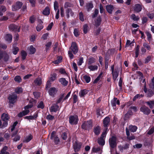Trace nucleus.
Segmentation results:
<instances>
[{"mask_svg":"<svg viewBox=\"0 0 154 154\" xmlns=\"http://www.w3.org/2000/svg\"><path fill=\"white\" fill-rule=\"evenodd\" d=\"M154 132V128H150L148 131L147 134L149 135H151Z\"/></svg>","mask_w":154,"mask_h":154,"instance_id":"nucleus-64","label":"nucleus"},{"mask_svg":"<svg viewBox=\"0 0 154 154\" xmlns=\"http://www.w3.org/2000/svg\"><path fill=\"white\" fill-rule=\"evenodd\" d=\"M32 138V135L29 134L24 138L23 141L25 142L28 143L31 140Z\"/></svg>","mask_w":154,"mask_h":154,"instance_id":"nucleus-27","label":"nucleus"},{"mask_svg":"<svg viewBox=\"0 0 154 154\" xmlns=\"http://www.w3.org/2000/svg\"><path fill=\"white\" fill-rule=\"evenodd\" d=\"M59 72L62 74H63L64 75H67V73H66L65 70L62 68H60L59 69Z\"/></svg>","mask_w":154,"mask_h":154,"instance_id":"nucleus-45","label":"nucleus"},{"mask_svg":"<svg viewBox=\"0 0 154 154\" xmlns=\"http://www.w3.org/2000/svg\"><path fill=\"white\" fill-rule=\"evenodd\" d=\"M83 78L87 83H89L91 80V78L88 75H85L83 77Z\"/></svg>","mask_w":154,"mask_h":154,"instance_id":"nucleus-43","label":"nucleus"},{"mask_svg":"<svg viewBox=\"0 0 154 154\" xmlns=\"http://www.w3.org/2000/svg\"><path fill=\"white\" fill-rule=\"evenodd\" d=\"M21 54L22 59L23 60L25 59L27 55L26 52L25 51H22L21 52Z\"/></svg>","mask_w":154,"mask_h":154,"instance_id":"nucleus-48","label":"nucleus"},{"mask_svg":"<svg viewBox=\"0 0 154 154\" xmlns=\"http://www.w3.org/2000/svg\"><path fill=\"white\" fill-rule=\"evenodd\" d=\"M107 129V128H106V130L104 131L103 132L100 137L98 139V143L100 145L103 146L105 144L104 139L107 133L106 131Z\"/></svg>","mask_w":154,"mask_h":154,"instance_id":"nucleus-2","label":"nucleus"},{"mask_svg":"<svg viewBox=\"0 0 154 154\" xmlns=\"http://www.w3.org/2000/svg\"><path fill=\"white\" fill-rule=\"evenodd\" d=\"M110 121V119L109 117H106L103 120V126L104 127H107Z\"/></svg>","mask_w":154,"mask_h":154,"instance_id":"nucleus-23","label":"nucleus"},{"mask_svg":"<svg viewBox=\"0 0 154 154\" xmlns=\"http://www.w3.org/2000/svg\"><path fill=\"white\" fill-rule=\"evenodd\" d=\"M56 134V132L55 131H53L52 132L51 137V139L52 140H54V141L56 144H57L59 141V140L58 137H55V135Z\"/></svg>","mask_w":154,"mask_h":154,"instance_id":"nucleus-17","label":"nucleus"},{"mask_svg":"<svg viewBox=\"0 0 154 154\" xmlns=\"http://www.w3.org/2000/svg\"><path fill=\"white\" fill-rule=\"evenodd\" d=\"M82 144L80 143H77L75 142L74 143L73 146L74 151L75 152H78L79 150L81 148Z\"/></svg>","mask_w":154,"mask_h":154,"instance_id":"nucleus-14","label":"nucleus"},{"mask_svg":"<svg viewBox=\"0 0 154 154\" xmlns=\"http://www.w3.org/2000/svg\"><path fill=\"white\" fill-rule=\"evenodd\" d=\"M15 91L16 93L19 94L22 92L23 89L21 87L17 88L15 89Z\"/></svg>","mask_w":154,"mask_h":154,"instance_id":"nucleus-46","label":"nucleus"},{"mask_svg":"<svg viewBox=\"0 0 154 154\" xmlns=\"http://www.w3.org/2000/svg\"><path fill=\"white\" fill-rule=\"evenodd\" d=\"M88 92V91L87 90L85 89L82 90L79 92V95L80 97H83L87 94Z\"/></svg>","mask_w":154,"mask_h":154,"instance_id":"nucleus-28","label":"nucleus"},{"mask_svg":"<svg viewBox=\"0 0 154 154\" xmlns=\"http://www.w3.org/2000/svg\"><path fill=\"white\" fill-rule=\"evenodd\" d=\"M37 107L38 108L43 109L44 107V105L43 102L41 101L38 105Z\"/></svg>","mask_w":154,"mask_h":154,"instance_id":"nucleus-62","label":"nucleus"},{"mask_svg":"<svg viewBox=\"0 0 154 154\" xmlns=\"http://www.w3.org/2000/svg\"><path fill=\"white\" fill-rule=\"evenodd\" d=\"M57 78V74L55 73L51 74L50 77L49 78L46 85V88L49 87L50 85L51 82H53L56 80Z\"/></svg>","mask_w":154,"mask_h":154,"instance_id":"nucleus-7","label":"nucleus"},{"mask_svg":"<svg viewBox=\"0 0 154 154\" xmlns=\"http://www.w3.org/2000/svg\"><path fill=\"white\" fill-rule=\"evenodd\" d=\"M129 130L132 132H134L137 131V127L135 126L130 125L129 127Z\"/></svg>","mask_w":154,"mask_h":154,"instance_id":"nucleus-33","label":"nucleus"},{"mask_svg":"<svg viewBox=\"0 0 154 154\" xmlns=\"http://www.w3.org/2000/svg\"><path fill=\"white\" fill-rule=\"evenodd\" d=\"M2 58H3L5 61L6 62L8 61L9 58V56L6 52H4L2 53Z\"/></svg>","mask_w":154,"mask_h":154,"instance_id":"nucleus-21","label":"nucleus"},{"mask_svg":"<svg viewBox=\"0 0 154 154\" xmlns=\"http://www.w3.org/2000/svg\"><path fill=\"white\" fill-rule=\"evenodd\" d=\"M59 107L57 105H54L52 106L50 109V111L51 112H56L58 109Z\"/></svg>","mask_w":154,"mask_h":154,"instance_id":"nucleus-24","label":"nucleus"},{"mask_svg":"<svg viewBox=\"0 0 154 154\" xmlns=\"http://www.w3.org/2000/svg\"><path fill=\"white\" fill-rule=\"evenodd\" d=\"M95 59L94 58L92 57L90 58L88 60V64H91L95 62Z\"/></svg>","mask_w":154,"mask_h":154,"instance_id":"nucleus-58","label":"nucleus"},{"mask_svg":"<svg viewBox=\"0 0 154 154\" xmlns=\"http://www.w3.org/2000/svg\"><path fill=\"white\" fill-rule=\"evenodd\" d=\"M101 149V148L100 147H94L92 148V152H97L100 151Z\"/></svg>","mask_w":154,"mask_h":154,"instance_id":"nucleus-53","label":"nucleus"},{"mask_svg":"<svg viewBox=\"0 0 154 154\" xmlns=\"http://www.w3.org/2000/svg\"><path fill=\"white\" fill-rule=\"evenodd\" d=\"M116 138L114 136H112L109 138V143L111 148H113L116 146Z\"/></svg>","mask_w":154,"mask_h":154,"instance_id":"nucleus-3","label":"nucleus"},{"mask_svg":"<svg viewBox=\"0 0 154 154\" xmlns=\"http://www.w3.org/2000/svg\"><path fill=\"white\" fill-rule=\"evenodd\" d=\"M142 10V7L139 4L135 5L134 7V10L137 12L140 11Z\"/></svg>","mask_w":154,"mask_h":154,"instance_id":"nucleus-26","label":"nucleus"},{"mask_svg":"<svg viewBox=\"0 0 154 154\" xmlns=\"http://www.w3.org/2000/svg\"><path fill=\"white\" fill-rule=\"evenodd\" d=\"M93 7V4L91 3H89L86 5L87 10L89 11Z\"/></svg>","mask_w":154,"mask_h":154,"instance_id":"nucleus-41","label":"nucleus"},{"mask_svg":"<svg viewBox=\"0 0 154 154\" xmlns=\"http://www.w3.org/2000/svg\"><path fill=\"white\" fill-rule=\"evenodd\" d=\"M57 91V88L55 87H52L49 89L48 93L51 96H54L56 94Z\"/></svg>","mask_w":154,"mask_h":154,"instance_id":"nucleus-13","label":"nucleus"},{"mask_svg":"<svg viewBox=\"0 0 154 154\" xmlns=\"http://www.w3.org/2000/svg\"><path fill=\"white\" fill-rule=\"evenodd\" d=\"M88 26L87 24L85 25L83 27V30L85 33H86L88 31Z\"/></svg>","mask_w":154,"mask_h":154,"instance_id":"nucleus-60","label":"nucleus"},{"mask_svg":"<svg viewBox=\"0 0 154 154\" xmlns=\"http://www.w3.org/2000/svg\"><path fill=\"white\" fill-rule=\"evenodd\" d=\"M100 127L99 126H97L94 128V132L96 135H98L100 133Z\"/></svg>","mask_w":154,"mask_h":154,"instance_id":"nucleus-25","label":"nucleus"},{"mask_svg":"<svg viewBox=\"0 0 154 154\" xmlns=\"http://www.w3.org/2000/svg\"><path fill=\"white\" fill-rule=\"evenodd\" d=\"M23 5L22 2H17L16 4L12 6V10L13 11H17Z\"/></svg>","mask_w":154,"mask_h":154,"instance_id":"nucleus-9","label":"nucleus"},{"mask_svg":"<svg viewBox=\"0 0 154 154\" xmlns=\"http://www.w3.org/2000/svg\"><path fill=\"white\" fill-rule=\"evenodd\" d=\"M131 18L134 20L137 21L139 19V17L138 16H136L134 14H132L131 15Z\"/></svg>","mask_w":154,"mask_h":154,"instance_id":"nucleus-55","label":"nucleus"},{"mask_svg":"<svg viewBox=\"0 0 154 154\" xmlns=\"http://www.w3.org/2000/svg\"><path fill=\"white\" fill-rule=\"evenodd\" d=\"M73 6L72 4L69 2H66L65 3L64 7L65 8H67L68 7H71Z\"/></svg>","mask_w":154,"mask_h":154,"instance_id":"nucleus-44","label":"nucleus"},{"mask_svg":"<svg viewBox=\"0 0 154 154\" xmlns=\"http://www.w3.org/2000/svg\"><path fill=\"white\" fill-rule=\"evenodd\" d=\"M74 54H75L78 51V48L75 42H72L70 48Z\"/></svg>","mask_w":154,"mask_h":154,"instance_id":"nucleus-11","label":"nucleus"},{"mask_svg":"<svg viewBox=\"0 0 154 154\" xmlns=\"http://www.w3.org/2000/svg\"><path fill=\"white\" fill-rule=\"evenodd\" d=\"M14 138L13 139V140L14 141H17L19 140L20 138V136L17 135H16L14 137Z\"/></svg>","mask_w":154,"mask_h":154,"instance_id":"nucleus-63","label":"nucleus"},{"mask_svg":"<svg viewBox=\"0 0 154 154\" xmlns=\"http://www.w3.org/2000/svg\"><path fill=\"white\" fill-rule=\"evenodd\" d=\"M78 121V116L76 115L71 116L69 117V122L71 125H76Z\"/></svg>","mask_w":154,"mask_h":154,"instance_id":"nucleus-5","label":"nucleus"},{"mask_svg":"<svg viewBox=\"0 0 154 154\" xmlns=\"http://www.w3.org/2000/svg\"><path fill=\"white\" fill-rule=\"evenodd\" d=\"M43 14L45 15H48L50 14V9L48 7H46L43 11Z\"/></svg>","mask_w":154,"mask_h":154,"instance_id":"nucleus-32","label":"nucleus"},{"mask_svg":"<svg viewBox=\"0 0 154 154\" xmlns=\"http://www.w3.org/2000/svg\"><path fill=\"white\" fill-rule=\"evenodd\" d=\"M101 17H98L95 21V26L96 27L99 26L101 23Z\"/></svg>","mask_w":154,"mask_h":154,"instance_id":"nucleus-29","label":"nucleus"},{"mask_svg":"<svg viewBox=\"0 0 154 154\" xmlns=\"http://www.w3.org/2000/svg\"><path fill=\"white\" fill-rule=\"evenodd\" d=\"M9 119L8 115L7 114L3 113L2 116V119L3 121H8Z\"/></svg>","mask_w":154,"mask_h":154,"instance_id":"nucleus-31","label":"nucleus"},{"mask_svg":"<svg viewBox=\"0 0 154 154\" xmlns=\"http://www.w3.org/2000/svg\"><path fill=\"white\" fill-rule=\"evenodd\" d=\"M54 10L55 11H57L58 10H59L58 9V2L56 1H55L54 3Z\"/></svg>","mask_w":154,"mask_h":154,"instance_id":"nucleus-50","label":"nucleus"},{"mask_svg":"<svg viewBox=\"0 0 154 154\" xmlns=\"http://www.w3.org/2000/svg\"><path fill=\"white\" fill-rule=\"evenodd\" d=\"M69 14L71 16H73L74 15V13L72 11L71 9L67 8L66 10V16L67 18L69 17Z\"/></svg>","mask_w":154,"mask_h":154,"instance_id":"nucleus-19","label":"nucleus"},{"mask_svg":"<svg viewBox=\"0 0 154 154\" xmlns=\"http://www.w3.org/2000/svg\"><path fill=\"white\" fill-rule=\"evenodd\" d=\"M139 47L138 45L135 48V57H137L138 56L139 53Z\"/></svg>","mask_w":154,"mask_h":154,"instance_id":"nucleus-54","label":"nucleus"},{"mask_svg":"<svg viewBox=\"0 0 154 154\" xmlns=\"http://www.w3.org/2000/svg\"><path fill=\"white\" fill-rule=\"evenodd\" d=\"M9 29L12 31L17 32L20 31V27L14 24H10L9 26Z\"/></svg>","mask_w":154,"mask_h":154,"instance_id":"nucleus-12","label":"nucleus"},{"mask_svg":"<svg viewBox=\"0 0 154 154\" xmlns=\"http://www.w3.org/2000/svg\"><path fill=\"white\" fill-rule=\"evenodd\" d=\"M62 58L60 56L57 58L56 60L54 61L53 62L55 64H58L62 62Z\"/></svg>","mask_w":154,"mask_h":154,"instance_id":"nucleus-34","label":"nucleus"},{"mask_svg":"<svg viewBox=\"0 0 154 154\" xmlns=\"http://www.w3.org/2000/svg\"><path fill=\"white\" fill-rule=\"evenodd\" d=\"M32 106L33 105L32 103H30L25 106L24 108L25 110L19 113L18 115V116L20 117L27 115L29 112L28 109L31 108Z\"/></svg>","mask_w":154,"mask_h":154,"instance_id":"nucleus-1","label":"nucleus"},{"mask_svg":"<svg viewBox=\"0 0 154 154\" xmlns=\"http://www.w3.org/2000/svg\"><path fill=\"white\" fill-rule=\"evenodd\" d=\"M54 118V117L51 115L49 114L46 117V119L49 120H52Z\"/></svg>","mask_w":154,"mask_h":154,"instance_id":"nucleus-61","label":"nucleus"},{"mask_svg":"<svg viewBox=\"0 0 154 154\" xmlns=\"http://www.w3.org/2000/svg\"><path fill=\"white\" fill-rule=\"evenodd\" d=\"M14 80L16 82L18 83L21 82L22 80L20 77L19 76H15L14 78Z\"/></svg>","mask_w":154,"mask_h":154,"instance_id":"nucleus-49","label":"nucleus"},{"mask_svg":"<svg viewBox=\"0 0 154 154\" xmlns=\"http://www.w3.org/2000/svg\"><path fill=\"white\" fill-rule=\"evenodd\" d=\"M83 59L82 57H81L79 59L78 61L77 62V64L78 65L81 66L82 65L83 62Z\"/></svg>","mask_w":154,"mask_h":154,"instance_id":"nucleus-57","label":"nucleus"},{"mask_svg":"<svg viewBox=\"0 0 154 154\" xmlns=\"http://www.w3.org/2000/svg\"><path fill=\"white\" fill-rule=\"evenodd\" d=\"M92 127V122L91 120L84 122L82 125V128L85 130H88L90 129Z\"/></svg>","mask_w":154,"mask_h":154,"instance_id":"nucleus-4","label":"nucleus"},{"mask_svg":"<svg viewBox=\"0 0 154 154\" xmlns=\"http://www.w3.org/2000/svg\"><path fill=\"white\" fill-rule=\"evenodd\" d=\"M106 8L107 11L109 14H111L112 11L114 9V7L112 5H106Z\"/></svg>","mask_w":154,"mask_h":154,"instance_id":"nucleus-20","label":"nucleus"},{"mask_svg":"<svg viewBox=\"0 0 154 154\" xmlns=\"http://www.w3.org/2000/svg\"><path fill=\"white\" fill-rule=\"evenodd\" d=\"M29 53L30 54H34L36 50L35 48L32 45L30 46L29 48Z\"/></svg>","mask_w":154,"mask_h":154,"instance_id":"nucleus-38","label":"nucleus"},{"mask_svg":"<svg viewBox=\"0 0 154 154\" xmlns=\"http://www.w3.org/2000/svg\"><path fill=\"white\" fill-rule=\"evenodd\" d=\"M88 68L90 70L94 71L97 70L98 67L97 65H90L88 66Z\"/></svg>","mask_w":154,"mask_h":154,"instance_id":"nucleus-39","label":"nucleus"},{"mask_svg":"<svg viewBox=\"0 0 154 154\" xmlns=\"http://www.w3.org/2000/svg\"><path fill=\"white\" fill-rule=\"evenodd\" d=\"M43 22L41 20H38V23L36 27V29L37 31H40L43 28Z\"/></svg>","mask_w":154,"mask_h":154,"instance_id":"nucleus-16","label":"nucleus"},{"mask_svg":"<svg viewBox=\"0 0 154 154\" xmlns=\"http://www.w3.org/2000/svg\"><path fill=\"white\" fill-rule=\"evenodd\" d=\"M35 84L37 85H40L42 83V79L40 78L36 79L34 81Z\"/></svg>","mask_w":154,"mask_h":154,"instance_id":"nucleus-36","label":"nucleus"},{"mask_svg":"<svg viewBox=\"0 0 154 154\" xmlns=\"http://www.w3.org/2000/svg\"><path fill=\"white\" fill-rule=\"evenodd\" d=\"M79 18L81 21H84V16L83 13L82 12L79 13Z\"/></svg>","mask_w":154,"mask_h":154,"instance_id":"nucleus-51","label":"nucleus"},{"mask_svg":"<svg viewBox=\"0 0 154 154\" xmlns=\"http://www.w3.org/2000/svg\"><path fill=\"white\" fill-rule=\"evenodd\" d=\"M7 149V147L6 146H5L1 150L0 154H9L8 152L6 151Z\"/></svg>","mask_w":154,"mask_h":154,"instance_id":"nucleus-35","label":"nucleus"},{"mask_svg":"<svg viewBox=\"0 0 154 154\" xmlns=\"http://www.w3.org/2000/svg\"><path fill=\"white\" fill-rule=\"evenodd\" d=\"M17 96L15 94H13L10 95L8 98L9 102L10 104L14 103L17 100Z\"/></svg>","mask_w":154,"mask_h":154,"instance_id":"nucleus-8","label":"nucleus"},{"mask_svg":"<svg viewBox=\"0 0 154 154\" xmlns=\"http://www.w3.org/2000/svg\"><path fill=\"white\" fill-rule=\"evenodd\" d=\"M19 51V49L17 47H14L12 50V53L16 55Z\"/></svg>","mask_w":154,"mask_h":154,"instance_id":"nucleus-42","label":"nucleus"},{"mask_svg":"<svg viewBox=\"0 0 154 154\" xmlns=\"http://www.w3.org/2000/svg\"><path fill=\"white\" fill-rule=\"evenodd\" d=\"M146 103L149 106L150 108L152 109L154 106V100H150L146 102Z\"/></svg>","mask_w":154,"mask_h":154,"instance_id":"nucleus-30","label":"nucleus"},{"mask_svg":"<svg viewBox=\"0 0 154 154\" xmlns=\"http://www.w3.org/2000/svg\"><path fill=\"white\" fill-rule=\"evenodd\" d=\"M72 66L75 71H77L78 68L76 64L74 62L72 64Z\"/></svg>","mask_w":154,"mask_h":154,"instance_id":"nucleus-59","label":"nucleus"},{"mask_svg":"<svg viewBox=\"0 0 154 154\" xmlns=\"http://www.w3.org/2000/svg\"><path fill=\"white\" fill-rule=\"evenodd\" d=\"M6 11L5 7L3 6H0V16L3 15V12H5Z\"/></svg>","mask_w":154,"mask_h":154,"instance_id":"nucleus-40","label":"nucleus"},{"mask_svg":"<svg viewBox=\"0 0 154 154\" xmlns=\"http://www.w3.org/2000/svg\"><path fill=\"white\" fill-rule=\"evenodd\" d=\"M37 115H34V116H27L25 118L26 119H35L37 117Z\"/></svg>","mask_w":154,"mask_h":154,"instance_id":"nucleus-47","label":"nucleus"},{"mask_svg":"<svg viewBox=\"0 0 154 154\" xmlns=\"http://www.w3.org/2000/svg\"><path fill=\"white\" fill-rule=\"evenodd\" d=\"M5 39L8 42H11L12 41V36L10 34H7L5 35L4 37Z\"/></svg>","mask_w":154,"mask_h":154,"instance_id":"nucleus-22","label":"nucleus"},{"mask_svg":"<svg viewBox=\"0 0 154 154\" xmlns=\"http://www.w3.org/2000/svg\"><path fill=\"white\" fill-rule=\"evenodd\" d=\"M111 69L112 70L113 79L114 80H116L119 75V70L118 68H116L114 69V65H112L111 66Z\"/></svg>","mask_w":154,"mask_h":154,"instance_id":"nucleus-6","label":"nucleus"},{"mask_svg":"<svg viewBox=\"0 0 154 154\" xmlns=\"http://www.w3.org/2000/svg\"><path fill=\"white\" fill-rule=\"evenodd\" d=\"M59 82L63 86H66L68 84V81L65 78H61L59 79Z\"/></svg>","mask_w":154,"mask_h":154,"instance_id":"nucleus-18","label":"nucleus"},{"mask_svg":"<svg viewBox=\"0 0 154 154\" xmlns=\"http://www.w3.org/2000/svg\"><path fill=\"white\" fill-rule=\"evenodd\" d=\"M140 110L143 114L146 115H149L151 112L149 109L145 106H143L141 107L140 108Z\"/></svg>","mask_w":154,"mask_h":154,"instance_id":"nucleus-10","label":"nucleus"},{"mask_svg":"<svg viewBox=\"0 0 154 154\" xmlns=\"http://www.w3.org/2000/svg\"><path fill=\"white\" fill-rule=\"evenodd\" d=\"M111 103L112 106L113 107L114 109L116 108V104L119 105L120 102L119 100H117L116 98L114 97L111 100Z\"/></svg>","mask_w":154,"mask_h":154,"instance_id":"nucleus-15","label":"nucleus"},{"mask_svg":"<svg viewBox=\"0 0 154 154\" xmlns=\"http://www.w3.org/2000/svg\"><path fill=\"white\" fill-rule=\"evenodd\" d=\"M143 45L144 48H146L148 50H150L151 49V47L149 45L146 43H144L143 44Z\"/></svg>","mask_w":154,"mask_h":154,"instance_id":"nucleus-52","label":"nucleus"},{"mask_svg":"<svg viewBox=\"0 0 154 154\" xmlns=\"http://www.w3.org/2000/svg\"><path fill=\"white\" fill-rule=\"evenodd\" d=\"M150 87L154 90V77L152 79V82L149 84Z\"/></svg>","mask_w":154,"mask_h":154,"instance_id":"nucleus-56","label":"nucleus"},{"mask_svg":"<svg viewBox=\"0 0 154 154\" xmlns=\"http://www.w3.org/2000/svg\"><path fill=\"white\" fill-rule=\"evenodd\" d=\"M103 112L102 109H99L97 110V117L100 118L103 116Z\"/></svg>","mask_w":154,"mask_h":154,"instance_id":"nucleus-37","label":"nucleus"}]
</instances>
